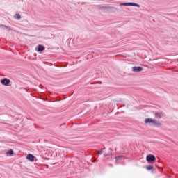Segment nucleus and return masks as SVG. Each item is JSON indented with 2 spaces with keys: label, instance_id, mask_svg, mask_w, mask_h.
Returning <instances> with one entry per match:
<instances>
[{
  "label": "nucleus",
  "instance_id": "f257e3e1",
  "mask_svg": "<svg viewBox=\"0 0 178 178\" xmlns=\"http://www.w3.org/2000/svg\"><path fill=\"white\" fill-rule=\"evenodd\" d=\"M145 124H152V126H161V122L155 119L146 118L145 120Z\"/></svg>",
  "mask_w": 178,
  "mask_h": 178
},
{
  "label": "nucleus",
  "instance_id": "f03ea898",
  "mask_svg": "<svg viewBox=\"0 0 178 178\" xmlns=\"http://www.w3.org/2000/svg\"><path fill=\"white\" fill-rule=\"evenodd\" d=\"M146 161H147L148 163H152L156 161V158L152 154H149L146 157Z\"/></svg>",
  "mask_w": 178,
  "mask_h": 178
},
{
  "label": "nucleus",
  "instance_id": "7ed1b4c3",
  "mask_svg": "<svg viewBox=\"0 0 178 178\" xmlns=\"http://www.w3.org/2000/svg\"><path fill=\"white\" fill-rule=\"evenodd\" d=\"M0 83L2 84V86H6V87H8L10 86L9 84H10V79L4 78L0 81Z\"/></svg>",
  "mask_w": 178,
  "mask_h": 178
},
{
  "label": "nucleus",
  "instance_id": "20e7f679",
  "mask_svg": "<svg viewBox=\"0 0 178 178\" xmlns=\"http://www.w3.org/2000/svg\"><path fill=\"white\" fill-rule=\"evenodd\" d=\"M120 5V6H136L137 8H140V5L134 3H124Z\"/></svg>",
  "mask_w": 178,
  "mask_h": 178
},
{
  "label": "nucleus",
  "instance_id": "39448f33",
  "mask_svg": "<svg viewBox=\"0 0 178 178\" xmlns=\"http://www.w3.org/2000/svg\"><path fill=\"white\" fill-rule=\"evenodd\" d=\"M154 115L156 119H161V118H163V113L162 112H154Z\"/></svg>",
  "mask_w": 178,
  "mask_h": 178
},
{
  "label": "nucleus",
  "instance_id": "423d86ee",
  "mask_svg": "<svg viewBox=\"0 0 178 178\" xmlns=\"http://www.w3.org/2000/svg\"><path fill=\"white\" fill-rule=\"evenodd\" d=\"M35 159V156H34V155L33 154H28V156H26V159H28V161H30L31 162H34Z\"/></svg>",
  "mask_w": 178,
  "mask_h": 178
},
{
  "label": "nucleus",
  "instance_id": "0eeeda50",
  "mask_svg": "<svg viewBox=\"0 0 178 178\" xmlns=\"http://www.w3.org/2000/svg\"><path fill=\"white\" fill-rule=\"evenodd\" d=\"M37 51L38 52H42V51H45V47H44L43 45L39 44L38 46Z\"/></svg>",
  "mask_w": 178,
  "mask_h": 178
},
{
  "label": "nucleus",
  "instance_id": "6e6552de",
  "mask_svg": "<svg viewBox=\"0 0 178 178\" xmlns=\"http://www.w3.org/2000/svg\"><path fill=\"white\" fill-rule=\"evenodd\" d=\"M132 71H134V72H143V67H132Z\"/></svg>",
  "mask_w": 178,
  "mask_h": 178
},
{
  "label": "nucleus",
  "instance_id": "1a4fd4ad",
  "mask_svg": "<svg viewBox=\"0 0 178 178\" xmlns=\"http://www.w3.org/2000/svg\"><path fill=\"white\" fill-rule=\"evenodd\" d=\"M123 159H124V156H115L116 162H119V161H123Z\"/></svg>",
  "mask_w": 178,
  "mask_h": 178
},
{
  "label": "nucleus",
  "instance_id": "9d476101",
  "mask_svg": "<svg viewBox=\"0 0 178 178\" xmlns=\"http://www.w3.org/2000/svg\"><path fill=\"white\" fill-rule=\"evenodd\" d=\"M15 18L17 19V20H20V19H22V16H20V14L17 13L15 16Z\"/></svg>",
  "mask_w": 178,
  "mask_h": 178
},
{
  "label": "nucleus",
  "instance_id": "9b49d317",
  "mask_svg": "<svg viewBox=\"0 0 178 178\" xmlns=\"http://www.w3.org/2000/svg\"><path fill=\"white\" fill-rule=\"evenodd\" d=\"M7 155H13V150L10 149L7 152Z\"/></svg>",
  "mask_w": 178,
  "mask_h": 178
},
{
  "label": "nucleus",
  "instance_id": "f8f14e48",
  "mask_svg": "<svg viewBox=\"0 0 178 178\" xmlns=\"http://www.w3.org/2000/svg\"><path fill=\"white\" fill-rule=\"evenodd\" d=\"M1 27H3L4 29H8V30H12V28H10L9 26H7L6 25H1Z\"/></svg>",
  "mask_w": 178,
  "mask_h": 178
},
{
  "label": "nucleus",
  "instance_id": "ddd939ff",
  "mask_svg": "<svg viewBox=\"0 0 178 178\" xmlns=\"http://www.w3.org/2000/svg\"><path fill=\"white\" fill-rule=\"evenodd\" d=\"M146 169H147V170H151V169H154V166H151V165L147 166V167H146Z\"/></svg>",
  "mask_w": 178,
  "mask_h": 178
},
{
  "label": "nucleus",
  "instance_id": "4468645a",
  "mask_svg": "<svg viewBox=\"0 0 178 178\" xmlns=\"http://www.w3.org/2000/svg\"><path fill=\"white\" fill-rule=\"evenodd\" d=\"M97 154L99 155H101L102 154H104V149H102V150H100V151H97Z\"/></svg>",
  "mask_w": 178,
  "mask_h": 178
},
{
  "label": "nucleus",
  "instance_id": "2eb2a0df",
  "mask_svg": "<svg viewBox=\"0 0 178 178\" xmlns=\"http://www.w3.org/2000/svg\"><path fill=\"white\" fill-rule=\"evenodd\" d=\"M111 154H109V153L107 154H104V156H109Z\"/></svg>",
  "mask_w": 178,
  "mask_h": 178
}]
</instances>
